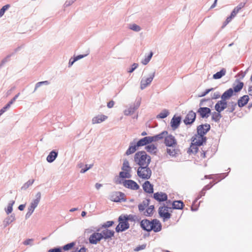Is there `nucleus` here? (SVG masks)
Returning a JSON list of instances; mask_svg holds the SVG:
<instances>
[{
    "mask_svg": "<svg viewBox=\"0 0 252 252\" xmlns=\"http://www.w3.org/2000/svg\"><path fill=\"white\" fill-rule=\"evenodd\" d=\"M134 161L139 166L149 165L151 161V158L146 154L145 151H141L135 153Z\"/></svg>",
    "mask_w": 252,
    "mask_h": 252,
    "instance_id": "1",
    "label": "nucleus"
},
{
    "mask_svg": "<svg viewBox=\"0 0 252 252\" xmlns=\"http://www.w3.org/2000/svg\"><path fill=\"white\" fill-rule=\"evenodd\" d=\"M210 125L208 124L198 126L197 127V133L193 137H196V139L200 140V142L198 141V143L203 144L207 140L205 135L210 130Z\"/></svg>",
    "mask_w": 252,
    "mask_h": 252,
    "instance_id": "2",
    "label": "nucleus"
},
{
    "mask_svg": "<svg viewBox=\"0 0 252 252\" xmlns=\"http://www.w3.org/2000/svg\"><path fill=\"white\" fill-rule=\"evenodd\" d=\"M152 173V170L149 167V165L139 166L137 170L138 176L144 180L149 179L151 177Z\"/></svg>",
    "mask_w": 252,
    "mask_h": 252,
    "instance_id": "3",
    "label": "nucleus"
},
{
    "mask_svg": "<svg viewBox=\"0 0 252 252\" xmlns=\"http://www.w3.org/2000/svg\"><path fill=\"white\" fill-rule=\"evenodd\" d=\"M119 224L116 227L117 232L124 231L129 227V224L123 215H121L118 219Z\"/></svg>",
    "mask_w": 252,
    "mask_h": 252,
    "instance_id": "4",
    "label": "nucleus"
},
{
    "mask_svg": "<svg viewBox=\"0 0 252 252\" xmlns=\"http://www.w3.org/2000/svg\"><path fill=\"white\" fill-rule=\"evenodd\" d=\"M191 144L190 147L189 148L188 153L189 154H196L197 153L198 150V146H200L203 144L198 143V141L200 142V140L196 139V137H192L191 138Z\"/></svg>",
    "mask_w": 252,
    "mask_h": 252,
    "instance_id": "5",
    "label": "nucleus"
},
{
    "mask_svg": "<svg viewBox=\"0 0 252 252\" xmlns=\"http://www.w3.org/2000/svg\"><path fill=\"white\" fill-rule=\"evenodd\" d=\"M125 196V194L122 192L114 191L110 194L109 198L111 201L115 202L126 201Z\"/></svg>",
    "mask_w": 252,
    "mask_h": 252,
    "instance_id": "6",
    "label": "nucleus"
},
{
    "mask_svg": "<svg viewBox=\"0 0 252 252\" xmlns=\"http://www.w3.org/2000/svg\"><path fill=\"white\" fill-rule=\"evenodd\" d=\"M99 229H98L96 232H94L89 238V241L91 244L96 245L102 239L101 234L98 232Z\"/></svg>",
    "mask_w": 252,
    "mask_h": 252,
    "instance_id": "7",
    "label": "nucleus"
},
{
    "mask_svg": "<svg viewBox=\"0 0 252 252\" xmlns=\"http://www.w3.org/2000/svg\"><path fill=\"white\" fill-rule=\"evenodd\" d=\"M155 75V72L149 74V76L147 78L143 77L140 81V89L144 90L152 82Z\"/></svg>",
    "mask_w": 252,
    "mask_h": 252,
    "instance_id": "8",
    "label": "nucleus"
},
{
    "mask_svg": "<svg viewBox=\"0 0 252 252\" xmlns=\"http://www.w3.org/2000/svg\"><path fill=\"white\" fill-rule=\"evenodd\" d=\"M167 206H161L158 208L159 216L163 219L164 221L170 218L171 215L168 212Z\"/></svg>",
    "mask_w": 252,
    "mask_h": 252,
    "instance_id": "9",
    "label": "nucleus"
},
{
    "mask_svg": "<svg viewBox=\"0 0 252 252\" xmlns=\"http://www.w3.org/2000/svg\"><path fill=\"white\" fill-rule=\"evenodd\" d=\"M140 104V100L137 101L134 104L131 105L128 109H126L124 111V115L126 116L132 115L134 113L135 111L139 107Z\"/></svg>",
    "mask_w": 252,
    "mask_h": 252,
    "instance_id": "10",
    "label": "nucleus"
},
{
    "mask_svg": "<svg viewBox=\"0 0 252 252\" xmlns=\"http://www.w3.org/2000/svg\"><path fill=\"white\" fill-rule=\"evenodd\" d=\"M196 116V113L192 110L189 111L184 120V123L186 125L192 124L195 120Z\"/></svg>",
    "mask_w": 252,
    "mask_h": 252,
    "instance_id": "11",
    "label": "nucleus"
},
{
    "mask_svg": "<svg viewBox=\"0 0 252 252\" xmlns=\"http://www.w3.org/2000/svg\"><path fill=\"white\" fill-rule=\"evenodd\" d=\"M123 186L132 190H137L139 189V186L135 181L132 180H125L123 182Z\"/></svg>",
    "mask_w": 252,
    "mask_h": 252,
    "instance_id": "12",
    "label": "nucleus"
},
{
    "mask_svg": "<svg viewBox=\"0 0 252 252\" xmlns=\"http://www.w3.org/2000/svg\"><path fill=\"white\" fill-rule=\"evenodd\" d=\"M228 103L226 100L224 99H221L220 100L218 101L217 103L215 105V109L219 113H220L225 109L227 108Z\"/></svg>",
    "mask_w": 252,
    "mask_h": 252,
    "instance_id": "13",
    "label": "nucleus"
},
{
    "mask_svg": "<svg viewBox=\"0 0 252 252\" xmlns=\"http://www.w3.org/2000/svg\"><path fill=\"white\" fill-rule=\"evenodd\" d=\"M164 144L166 146L173 147L177 145V141L174 136L171 134H167L164 139Z\"/></svg>",
    "mask_w": 252,
    "mask_h": 252,
    "instance_id": "14",
    "label": "nucleus"
},
{
    "mask_svg": "<svg viewBox=\"0 0 252 252\" xmlns=\"http://www.w3.org/2000/svg\"><path fill=\"white\" fill-rule=\"evenodd\" d=\"M197 112L202 118H207L211 114V110L208 107H200Z\"/></svg>",
    "mask_w": 252,
    "mask_h": 252,
    "instance_id": "15",
    "label": "nucleus"
},
{
    "mask_svg": "<svg viewBox=\"0 0 252 252\" xmlns=\"http://www.w3.org/2000/svg\"><path fill=\"white\" fill-rule=\"evenodd\" d=\"M161 224L158 220L153 219L152 220L150 231L153 230L155 232H158L161 230Z\"/></svg>",
    "mask_w": 252,
    "mask_h": 252,
    "instance_id": "16",
    "label": "nucleus"
},
{
    "mask_svg": "<svg viewBox=\"0 0 252 252\" xmlns=\"http://www.w3.org/2000/svg\"><path fill=\"white\" fill-rule=\"evenodd\" d=\"M181 117L174 116L170 122L171 126L173 130H175L179 127L181 122Z\"/></svg>",
    "mask_w": 252,
    "mask_h": 252,
    "instance_id": "17",
    "label": "nucleus"
},
{
    "mask_svg": "<svg viewBox=\"0 0 252 252\" xmlns=\"http://www.w3.org/2000/svg\"><path fill=\"white\" fill-rule=\"evenodd\" d=\"M152 142V139L151 136H146L143 138L140 139L136 142V146L142 147L147 146L148 144Z\"/></svg>",
    "mask_w": 252,
    "mask_h": 252,
    "instance_id": "18",
    "label": "nucleus"
},
{
    "mask_svg": "<svg viewBox=\"0 0 252 252\" xmlns=\"http://www.w3.org/2000/svg\"><path fill=\"white\" fill-rule=\"evenodd\" d=\"M154 198L159 202H162L167 200V195L164 192H157L154 194Z\"/></svg>",
    "mask_w": 252,
    "mask_h": 252,
    "instance_id": "19",
    "label": "nucleus"
},
{
    "mask_svg": "<svg viewBox=\"0 0 252 252\" xmlns=\"http://www.w3.org/2000/svg\"><path fill=\"white\" fill-rule=\"evenodd\" d=\"M102 236V239L107 240L109 238H111L114 236L115 232L113 230H111L108 229H105L103 230L101 233Z\"/></svg>",
    "mask_w": 252,
    "mask_h": 252,
    "instance_id": "20",
    "label": "nucleus"
},
{
    "mask_svg": "<svg viewBox=\"0 0 252 252\" xmlns=\"http://www.w3.org/2000/svg\"><path fill=\"white\" fill-rule=\"evenodd\" d=\"M151 222L152 220L150 221L147 219H144L140 222V226L143 230L150 232Z\"/></svg>",
    "mask_w": 252,
    "mask_h": 252,
    "instance_id": "21",
    "label": "nucleus"
},
{
    "mask_svg": "<svg viewBox=\"0 0 252 252\" xmlns=\"http://www.w3.org/2000/svg\"><path fill=\"white\" fill-rule=\"evenodd\" d=\"M139 146H136V143L133 141L130 143L128 149L126 150L125 155L126 156H129L134 153L137 150V148Z\"/></svg>",
    "mask_w": 252,
    "mask_h": 252,
    "instance_id": "22",
    "label": "nucleus"
},
{
    "mask_svg": "<svg viewBox=\"0 0 252 252\" xmlns=\"http://www.w3.org/2000/svg\"><path fill=\"white\" fill-rule=\"evenodd\" d=\"M143 189L145 192L149 193L154 192L153 185L148 181H145L143 184Z\"/></svg>",
    "mask_w": 252,
    "mask_h": 252,
    "instance_id": "23",
    "label": "nucleus"
},
{
    "mask_svg": "<svg viewBox=\"0 0 252 252\" xmlns=\"http://www.w3.org/2000/svg\"><path fill=\"white\" fill-rule=\"evenodd\" d=\"M58 152L55 150H53L50 152L47 157L46 160L49 163L53 162L58 157Z\"/></svg>",
    "mask_w": 252,
    "mask_h": 252,
    "instance_id": "24",
    "label": "nucleus"
},
{
    "mask_svg": "<svg viewBox=\"0 0 252 252\" xmlns=\"http://www.w3.org/2000/svg\"><path fill=\"white\" fill-rule=\"evenodd\" d=\"M233 89L229 88L223 93L221 96V99L227 100L233 95Z\"/></svg>",
    "mask_w": 252,
    "mask_h": 252,
    "instance_id": "25",
    "label": "nucleus"
},
{
    "mask_svg": "<svg viewBox=\"0 0 252 252\" xmlns=\"http://www.w3.org/2000/svg\"><path fill=\"white\" fill-rule=\"evenodd\" d=\"M36 198L34 199L30 204V207L35 209V208L37 206L39 202H40L41 199V193L40 192H38L35 195Z\"/></svg>",
    "mask_w": 252,
    "mask_h": 252,
    "instance_id": "26",
    "label": "nucleus"
},
{
    "mask_svg": "<svg viewBox=\"0 0 252 252\" xmlns=\"http://www.w3.org/2000/svg\"><path fill=\"white\" fill-rule=\"evenodd\" d=\"M249 100L248 95H245L241 97L238 100V105L239 107H242L247 104Z\"/></svg>",
    "mask_w": 252,
    "mask_h": 252,
    "instance_id": "27",
    "label": "nucleus"
},
{
    "mask_svg": "<svg viewBox=\"0 0 252 252\" xmlns=\"http://www.w3.org/2000/svg\"><path fill=\"white\" fill-rule=\"evenodd\" d=\"M150 201V199H146L143 200L141 203L139 204L138 206L139 212H144L145 209L149 206Z\"/></svg>",
    "mask_w": 252,
    "mask_h": 252,
    "instance_id": "28",
    "label": "nucleus"
},
{
    "mask_svg": "<svg viewBox=\"0 0 252 252\" xmlns=\"http://www.w3.org/2000/svg\"><path fill=\"white\" fill-rule=\"evenodd\" d=\"M107 118V117L104 115H98L97 116L94 117L92 119V123L93 124H99L100 123L103 121H104Z\"/></svg>",
    "mask_w": 252,
    "mask_h": 252,
    "instance_id": "29",
    "label": "nucleus"
},
{
    "mask_svg": "<svg viewBox=\"0 0 252 252\" xmlns=\"http://www.w3.org/2000/svg\"><path fill=\"white\" fill-rule=\"evenodd\" d=\"M15 216L12 214L5 218L3 221V227L5 228L15 220Z\"/></svg>",
    "mask_w": 252,
    "mask_h": 252,
    "instance_id": "30",
    "label": "nucleus"
},
{
    "mask_svg": "<svg viewBox=\"0 0 252 252\" xmlns=\"http://www.w3.org/2000/svg\"><path fill=\"white\" fill-rule=\"evenodd\" d=\"M184 206V204L181 200L174 201L172 203V208L174 209H182Z\"/></svg>",
    "mask_w": 252,
    "mask_h": 252,
    "instance_id": "31",
    "label": "nucleus"
},
{
    "mask_svg": "<svg viewBox=\"0 0 252 252\" xmlns=\"http://www.w3.org/2000/svg\"><path fill=\"white\" fill-rule=\"evenodd\" d=\"M145 150L151 154H156L157 151V147L154 144L148 145L145 146Z\"/></svg>",
    "mask_w": 252,
    "mask_h": 252,
    "instance_id": "32",
    "label": "nucleus"
},
{
    "mask_svg": "<svg viewBox=\"0 0 252 252\" xmlns=\"http://www.w3.org/2000/svg\"><path fill=\"white\" fill-rule=\"evenodd\" d=\"M125 218L126 219V220L127 221H130L132 222H135V221H139L140 220V218L139 217L137 216L136 215H123Z\"/></svg>",
    "mask_w": 252,
    "mask_h": 252,
    "instance_id": "33",
    "label": "nucleus"
},
{
    "mask_svg": "<svg viewBox=\"0 0 252 252\" xmlns=\"http://www.w3.org/2000/svg\"><path fill=\"white\" fill-rule=\"evenodd\" d=\"M246 2H240L236 7L234 8L231 13L232 14V16H236L239 11L243 8Z\"/></svg>",
    "mask_w": 252,
    "mask_h": 252,
    "instance_id": "34",
    "label": "nucleus"
},
{
    "mask_svg": "<svg viewBox=\"0 0 252 252\" xmlns=\"http://www.w3.org/2000/svg\"><path fill=\"white\" fill-rule=\"evenodd\" d=\"M236 105L237 103L234 101L229 102L226 112L228 113H232L235 110Z\"/></svg>",
    "mask_w": 252,
    "mask_h": 252,
    "instance_id": "35",
    "label": "nucleus"
},
{
    "mask_svg": "<svg viewBox=\"0 0 252 252\" xmlns=\"http://www.w3.org/2000/svg\"><path fill=\"white\" fill-rule=\"evenodd\" d=\"M226 73V69L225 68H222L220 71L217 72L213 75V78L214 79H219L222 76L225 75Z\"/></svg>",
    "mask_w": 252,
    "mask_h": 252,
    "instance_id": "36",
    "label": "nucleus"
},
{
    "mask_svg": "<svg viewBox=\"0 0 252 252\" xmlns=\"http://www.w3.org/2000/svg\"><path fill=\"white\" fill-rule=\"evenodd\" d=\"M244 86V83L242 82H240L238 81L237 84L235 85L234 84L233 86V93H238L240 92L243 88Z\"/></svg>",
    "mask_w": 252,
    "mask_h": 252,
    "instance_id": "37",
    "label": "nucleus"
},
{
    "mask_svg": "<svg viewBox=\"0 0 252 252\" xmlns=\"http://www.w3.org/2000/svg\"><path fill=\"white\" fill-rule=\"evenodd\" d=\"M122 170L124 171H131V170L129 161L126 159H124Z\"/></svg>",
    "mask_w": 252,
    "mask_h": 252,
    "instance_id": "38",
    "label": "nucleus"
},
{
    "mask_svg": "<svg viewBox=\"0 0 252 252\" xmlns=\"http://www.w3.org/2000/svg\"><path fill=\"white\" fill-rule=\"evenodd\" d=\"M154 209V206L151 205L149 206L147 209L143 212V215L146 217H150L153 215V212Z\"/></svg>",
    "mask_w": 252,
    "mask_h": 252,
    "instance_id": "39",
    "label": "nucleus"
},
{
    "mask_svg": "<svg viewBox=\"0 0 252 252\" xmlns=\"http://www.w3.org/2000/svg\"><path fill=\"white\" fill-rule=\"evenodd\" d=\"M221 117L222 116L220 113L218 112H214L212 113V120L215 122H218L220 121V120Z\"/></svg>",
    "mask_w": 252,
    "mask_h": 252,
    "instance_id": "40",
    "label": "nucleus"
},
{
    "mask_svg": "<svg viewBox=\"0 0 252 252\" xmlns=\"http://www.w3.org/2000/svg\"><path fill=\"white\" fill-rule=\"evenodd\" d=\"M169 114V111L167 109H163L159 114L157 116L158 119H164L167 117Z\"/></svg>",
    "mask_w": 252,
    "mask_h": 252,
    "instance_id": "41",
    "label": "nucleus"
},
{
    "mask_svg": "<svg viewBox=\"0 0 252 252\" xmlns=\"http://www.w3.org/2000/svg\"><path fill=\"white\" fill-rule=\"evenodd\" d=\"M130 171H121L119 173V177L121 178H130L131 175L130 174Z\"/></svg>",
    "mask_w": 252,
    "mask_h": 252,
    "instance_id": "42",
    "label": "nucleus"
},
{
    "mask_svg": "<svg viewBox=\"0 0 252 252\" xmlns=\"http://www.w3.org/2000/svg\"><path fill=\"white\" fill-rule=\"evenodd\" d=\"M153 55V52L151 51L150 54L147 56H146L144 60H143L141 61V63L143 65L147 64L149 63V62L150 61Z\"/></svg>",
    "mask_w": 252,
    "mask_h": 252,
    "instance_id": "43",
    "label": "nucleus"
},
{
    "mask_svg": "<svg viewBox=\"0 0 252 252\" xmlns=\"http://www.w3.org/2000/svg\"><path fill=\"white\" fill-rule=\"evenodd\" d=\"M128 28L129 29L136 32H138L141 30V27L135 24H129Z\"/></svg>",
    "mask_w": 252,
    "mask_h": 252,
    "instance_id": "44",
    "label": "nucleus"
},
{
    "mask_svg": "<svg viewBox=\"0 0 252 252\" xmlns=\"http://www.w3.org/2000/svg\"><path fill=\"white\" fill-rule=\"evenodd\" d=\"M34 180H29L28 182L25 183L23 186L21 187V189L26 190L30 186H31L34 182Z\"/></svg>",
    "mask_w": 252,
    "mask_h": 252,
    "instance_id": "45",
    "label": "nucleus"
},
{
    "mask_svg": "<svg viewBox=\"0 0 252 252\" xmlns=\"http://www.w3.org/2000/svg\"><path fill=\"white\" fill-rule=\"evenodd\" d=\"M15 203L14 201H10L8 205L7 210H6V213L7 214H9L11 213L12 212L13 210V205H14Z\"/></svg>",
    "mask_w": 252,
    "mask_h": 252,
    "instance_id": "46",
    "label": "nucleus"
},
{
    "mask_svg": "<svg viewBox=\"0 0 252 252\" xmlns=\"http://www.w3.org/2000/svg\"><path fill=\"white\" fill-rule=\"evenodd\" d=\"M216 88H211L210 89H207L205 90L204 92H202L200 94L198 95L199 97H203L206 95L208 94H209L210 92H211L215 90Z\"/></svg>",
    "mask_w": 252,
    "mask_h": 252,
    "instance_id": "47",
    "label": "nucleus"
},
{
    "mask_svg": "<svg viewBox=\"0 0 252 252\" xmlns=\"http://www.w3.org/2000/svg\"><path fill=\"white\" fill-rule=\"evenodd\" d=\"M177 150L175 149L167 148V153L171 156H175L177 154Z\"/></svg>",
    "mask_w": 252,
    "mask_h": 252,
    "instance_id": "48",
    "label": "nucleus"
},
{
    "mask_svg": "<svg viewBox=\"0 0 252 252\" xmlns=\"http://www.w3.org/2000/svg\"><path fill=\"white\" fill-rule=\"evenodd\" d=\"M74 245H75V243L71 242V243H70L65 245L63 247V249L64 251H68V250H70Z\"/></svg>",
    "mask_w": 252,
    "mask_h": 252,
    "instance_id": "49",
    "label": "nucleus"
},
{
    "mask_svg": "<svg viewBox=\"0 0 252 252\" xmlns=\"http://www.w3.org/2000/svg\"><path fill=\"white\" fill-rule=\"evenodd\" d=\"M10 7L9 4H6L4 5L0 9V18L4 14L5 11Z\"/></svg>",
    "mask_w": 252,
    "mask_h": 252,
    "instance_id": "50",
    "label": "nucleus"
},
{
    "mask_svg": "<svg viewBox=\"0 0 252 252\" xmlns=\"http://www.w3.org/2000/svg\"><path fill=\"white\" fill-rule=\"evenodd\" d=\"M211 99H216L220 97V95L219 92H216L211 94Z\"/></svg>",
    "mask_w": 252,
    "mask_h": 252,
    "instance_id": "51",
    "label": "nucleus"
},
{
    "mask_svg": "<svg viewBox=\"0 0 252 252\" xmlns=\"http://www.w3.org/2000/svg\"><path fill=\"white\" fill-rule=\"evenodd\" d=\"M14 53L7 55L5 58H4L1 62L0 65L2 66L4 64L6 63L9 61V58L13 55Z\"/></svg>",
    "mask_w": 252,
    "mask_h": 252,
    "instance_id": "52",
    "label": "nucleus"
},
{
    "mask_svg": "<svg viewBox=\"0 0 252 252\" xmlns=\"http://www.w3.org/2000/svg\"><path fill=\"white\" fill-rule=\"evenodd\" d=\"M205 194V191L203 189H202V190L199 192V193L197 197H196V199L194 201L193 204H195V202H196L198 199H199L202 196H204Z\"/></svg>",
    "mask_w": 252,
    "mask_h": 252,
    "instance_id": "53",
    "label": "nucleus"
},
{
    "mask_svg": "<svg viewBox=\"0 0 252 252\" xmlns=\"http://www.w3.org/2000/svg\"><path fill=\"white\" fill-rule=\"evenodd\" d=\"M34 210V209H33V208H32L29 206V207L28 208V211L27 213V214H26V216H25L26 219H28L32 215V214L33 213Z\"/></svg>",
    "mask_w": 252,
    "mask_h": 252,
    "instance_id": "54",
    "label": "nucleus"
},
{
    "mask_svg": "<svg viewBox=\"0 0 252 252\" xmlns=\"http://www.w3.org/2000/svg\"><path fill=\"white\" fill-rule=\"evenodd\" d=\"M146 244H143L141 245H139L137 246L135 248H134V251L135 252H138L141 250H144L146 248Z\"/></svg>",
    "mask_w": 252,
    "mask_h": 252,
    "instance_id": "55",
    "label": "nucleus"
},
{
    "mask_svg": "<svg viewBox=\"0 0 252 252\" xmlns=\"http://www.w3.org/2000/svg\"><path fill=\"white\" fill-rule=\"evenodd\" d=\"M93 164H90L89 165L87 164H86L85 168H82L80 171V173H85L89 169H91L93 167Z\"/></svg>",
    "mask_w": 252,
    "mask_h": 252,
    "instance_id": "56",
    "label": "nucleus"
},
{
    "mask_svg": "<svg viewBox=\"0 0 252 252\" xmlns=\"http://www.w3.org/2000/svg\"><path fill=\"white\" fill-rule=\"evenodd\" d=\"M113 224V221H107L102 225V227L106 229V228L111 226Z\"/></svg>",
    "mask_w": 252,
    "mask_h": 252,
    "instance_id": "57",
    "label": "nucleus"
},
{
    "mask_svg": "<svg viewBox=\"0 0 252 252\" xmlns=\"http://www.w3.org/2000/svg\"><path fill=\"white\" fill-rule=\"evenodd\" d=\"M138 66V64L137 63H134L132 64L131 67L129 69V70H128V72L129 73H132L133 72L135 69H136L137 67Z\"/></svg>",
    "mask_w": 252,
    "mask_h": 252,
    "instance_id": "58",
    "label": "nucleus"
},
{
    "mask_svg": "<svg viewBox=\"0 0 252 252\" xmlns=\"http://www.w3.org/2000/svg\"><path fill=\"white\" fill-rule=\"evenodd\" d=\"M228 175V173H223L220 174H218L217 175V177L219 178V181H220L222 179L225 178Z\"/></svg>",
    "mask_w": 252,
    "mask_h": 252,
    "instance_id": "59",
    "label": "nucleus"
},
{
    "mask_svg": "<svg viewBox=\"0 0 252 252\" xmlns=\"http://www.w3.org/2000/svg\"><path fill=\"white\" fill-rule=\"evenodd\" d=\"M202 152L201 153V157L202 158H206V155H209V150H202Z\"/></svg>",
    "mask_w": 252,
    "mask_h": 252,
    "instance_id": "60",
    "label": "nucleus"
},
{
    "mask_svg": "<svg viewBox=\"0 0 252 252\" xmlns=\"http://www.w3.org/2000/svg\"><path fill=\"white\" fill-rule=\"evenodd\" d=\"M168 134V132L167 131H163L161 132V133H159L158 135L159 137H160L161 139H162L163 138H165V136Z\"/></svg>",
    "mask_w": 252,
    "mask_h": 252,
    "instance_id": "61",
    "label": "nucleus"
},
{
    "mask_svg": "<svg viewBox=\"0 0 252 252\" xmlns=\"http://www.w3.org/2000/svg\"><path fill=\"white\" fill-rule=\"evenodd\" d=\"M151 138H152V142L157 141L161 139V138L159 137L158 134H157L153 136H151Z\"/></svg>",
    "mask_w": 252,
    "mask_h": 252,
    "instance_id": "62",
    "label": "nucleus"
},
{
    "mask_svg": "<svg viewBox=\"0 0 252 252\" xmlns=\"http://www.w3.org/2000/svg\"><path fill=\"white\" fill-rule=\"evenodd\" d=\"M87 55V54L86 55H79L76 57H74V61H77L78 60L81 59L83 58L84 57H86Z\"/></svg>",
    "mask_w": 252,
    "mask_h": 252,
    "instance_id": "63",
    "label": "nucleus"
},
{
    "mask_svg": "<svg viewBox=\"0 0 252 252\" xmlns=\"http://www.w3.org/2000/svg\"><path fill=\"white\" fill-rule=\"evenodd\" d=\"M11 104H10V102H9L4 107H3L1 109L2 112L4 113L7 109H9L11 106Z\"/></svg>",
    "mask_w": 252,
    "mask_h": 252,
    "instance_id": "64",
    "label": "nucleus"
}]
</instances>
